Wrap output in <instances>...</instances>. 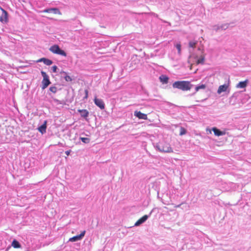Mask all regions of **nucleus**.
Segmentation results:
<instances>
[{
  "mask_svg": "<svg viewBox=\"0 0 251 251\" xmlns=\"http://www.w3.org/2000/svg\"><path fill=\"white\" fill-rule=\"evenodd\" d=\"M85 96L84 99H86L88 97V90H85Z\"/></svg>",
  "mask_w": 251,
  "mask_h": 251,
  "instance_id": "obj_32",
  "label": "nucleus"
},
{
  "mask_svg": "<svg viewBox=\"0 0 251 251\" xmlns=\"http://www.w3.org/2000/svg\"><path fill=\"white\" fill-rule=\"evenodd\" d=\"M57 69V67L56 66H53L52 67V70L53 72L55 73L56 72Z\"/></svg>",
  "mask_w": 251,
  "mask_h": 251,
  "instance_id": "obj_31",
  "label": "nucleus"
},
{
  "mask_svg": "<svg viewBox=\"0 0 251 251\" xmlns=\"http://www.w3.org/2000/svg\"><path fill=\"white\" fill-rule=\"evenodd\" d=\"M156 148L160 151L170 152L171 151L170 145L165 141L159 142L156 145Z\"/></svg>",
  "mask_w": 251,
  "mask_h": 251,
  "instance_id": "obj_2",
  "label": "nucleus"
},
{
  "mask_svg": "<svg viewBox=\"0 0 251 251\" xmlns=\"http://www.w3.org/2000/svg\"><path fill=\"white\" fill-rule=\"evenodd\" d=\"M85 234V230H83L81 232L79 235H76L72 238H70L69 240L70 242H75L78 240H80L82 239V238L84 236Z\"/></svg>",
  "mask_w": 251,
  "mask_h": 251,
  "instance_id": "obj_10",
  "label": "nucleus"
},
{
  "mask_svg": "<svg viewBox=\"0 0 251 251\" xmlns=\"http://www.w3.org/2000/svg\"><path fill=\"white\" fill-rule=\"evenodd\" d=\"M95 104L101 109H104L105 108V104L101 99L97 98L96 97L94 99Z\"/></svg>",
  "mask_w": 251,
  "mask_h": 251,
  "instance_id": "obj_9",
  "label": "nucleus"
},
{
  "mask_svg": "<svg viewBox=\"0 0 251 251\" xmlns=\"http://www.w3.org/2000/svg\"><path fill=\"white\" fill-rule=\"evenodd\" d=\"M249 81L248 79H246L244 81H239L237 84L236 87L238 88H245L248 85Z\"/></svg>",
  "mask_w": 251,
  "mask_h": 251,
  "instance_id": "obj_14",
  "label": "nucleus"
},
{
  "mask_svg": "<svg viewBox=\"0 0 251 251\" xmlns=\"http://www.w3.org/2000/svg\"><path fill=\"white\" fill-rule=\"evenodd\" d=\"M62 73L65 75L64 78L66 81L71 82L72 81V77L70 76L67 75L66 72H63Z\"/></svg>",
  "mask_w": 251,
  "mask_h": 251,
  "instance_id": "obj_25",
  "label": "nucleus"
},
{
  "mask_svg": "<svg viewBox=\"0 0 251 251\" xmlns=\"http://www.w3.org/2000/svg\"><path fill=\"white\" fill-rule=\"evenodd\" d=\"M194 87L195 88V91L193 93V95L195 94L196 92H197L201 89H203V90L205 89L206 87V85L205 84L201 83L196 86L194 85L193 87Z\"/></svg>",
  "mask_w": 251,
  "mask_h": 251,
  "instance_id": "obj_15",
  "label": "nucleus"
},
{
  "mask_svg": "<svg viewBox=\"0 0 251 251\" xmlns=\"http://www.w3.org/2000/svg\"><path fill=\"white\" fill-rule=\"evenodd\" d=\"M159 79L163 84H166L168 82L169 78L166 75H161L159 77Z\"/></svg>",
  "mask_w": 251,
  "mask_h": 251,
  "instance_id": "obj_21",
  "label": "nucleus"
},
{
  "mask_svg": "<svg viewBox=\"0 0 251 251\" xmlns=\"http://www.w3.org/2000/svg\"><path fill=\"white\" fill-rule=\"evenodd\" d=\"M41 73L43 77V80L42 81V88L43 89H45L50 84V81L49 79V76L46 72L44 71H41Z\"/></svg>",
  "mask_w": 251,
  "mask_h": 251,
  "instance_id": "obj_5",
  "label": "nucleus"
},
{
  "mask_svg": "<svg viewBox=\"0 0 251 251\" xmlns=\"http://www.w3.org/2000/svg\"><path fill=\"white\" fill-rule=\"evenodd\" d=\"M229 85L228 84L225 83L223 85H220L218 89L217 90V93L218 94H221L223 92H229V89H228Z\"/></svg>",
  "mask_w": 251,
  "mask_h": 251,
  "instance_id": "obj_8",
  "label": "nucleus"
},
{
  "mask_svg": "<svg viewBox=\"0 0 251 251\" xmlns=\"http://www.w3.org/2000/svg\"><path fill=\"white\" fill-rule=\"evenodd\" d=\"M239 93H234L232 96L229 99V102L232 104H234L236 102H238V97L239 96Z\"/></svg>",
  "mask_w": 251,
  "mask_h": 251,
  "instance_id": "obj_12",
  "label": "nucleus"
},
{
  "mask_svg": "<svg viewBox=\"0 0 251 251\" xmlns=\"http://www.w3.org/2000/svg\"><path fill=\"white\" fill-rule=\"evenodd\" d=\"M196 45V42L193 41H190L189 42V47L190 48L194 49Z\"/></svg>",
  "mask_w": 251,
  "mask_h": 251,
  "instance_id": "obj_29",
  "label": "nucleus"
},
{
  "mask_svg": "<svg viewBox=\"0 0 251 251\" xmlns=\"http://www.w3.org/2000/svg\"><path fill=\"white\" fill-rule=\"evenodd\" d=\"M174 126L176 127V128H179V135L180 136L185 135L187 133V129L181 126H179L177 124H174Z\"/></svg>",
  "mask_w": 251,
  "mask_h": 251,
  "instance_id": "obj_16",
  "label": "nucleus"
},
{
  "mask_svg": "<svg viewBox=\"0 0 251 251\" xmlns=\"http://www.w3.org/2000/svg\"><path fill=\"white\" fill-rule=\"evenodd\" d=\"M80 139L82 141V142H83L84 143H89L90 141L89 138L85 137H81Z\"/></svg>",
  "mask_w": 251,
  "mask_h": 251,
  "instance_id": "obj_28",
  "label": "nucleus"
},
{
  "mask_svg": "<svg viewBox=\"0 0 251 251\" xmlns=\"http://www.w3.org/2000/svg\"><path fill=\"white\" fill-rule=\"evenodd\" d=\"M148 218V216L147 215H145L143 216L142 217L140 218L135 223V226H138L145 222Z\"/></svg>",
  "mask_w": 251,
  "mask_h": 251,
  "instance_id": "obj_17",
  "label": "nucleus"
},
{
  "mask_svg": "<svg viewBox=\"0 0 251 251\" xmlns=\"http://www.w3.org/2000/svg\"><path fill=\"white\" fill-rule=\"evenodd\" d=\"M43 13H51L53 14H56L61 15H62L61 12L59 9L57 8H51L46 9L42 11Z\"/></svg>",
  "mask_w": 251,
  "mask_h": 251,
  "instance_id": "obj_6",
  "label": "nucleus"
},
{
  "mask_svg": "<svg viewBox=\"0 0 251 251\" xmlns=\"http://www.w3.org/2000/svg\"><path fill=\"white\" fill-rule=\"evenodd\" d=\"M134 116L137 117L139 119L147 120V115L142 113L140 111H135L134 112Z\"/></svg>",
  "mask_w": 251,
  "mask_h": 251,
  "instance_id": "obj_13",
  "label": "nucleus"
},
{
  "mask_svg": "<svg viewBox=\"0 0 251 251\" xmlns=\"http://www.w3.org/2000/svg\"><path fill=\"white\" fill-rule=\"evenodd\" d=\"M212 29L216 32H218L221 30V28L220 27V25H215L212 26Z\"/></svg>",
  "mask_w": 251,
  "mask_h": 251,
  "instance_id": "obj_26",
  "label": "nucleus"
},
{
  "mask_svg": "<svg viewBox=\"0 0 251 251\" xmlns=\"http://www.w3.org/2000/svg\"><path fill=\"white\" fill-rule=\"evenodd\" d=\"M174 47H175L177 50V53L179 55H180L181 53V45L180 43H176V44H174Z\"/></svg>",
  "mask_w": 251,
  "mask_h": 251,
  "instance_id": "obj_22",
  "label": "nucleus"
},
{
  "mask_svg": "<svg viewBox=\"0 0 251 251\" xmlns=\"http://www.w3.org/2000/svg\"><path fill=\"white\" fill-rule=\"evenodd\" d=\"M194 85L189 81L180 80L174 82V88H177L183 91L190 90Z\"/></svg>",
  "mask_w": 251,
  "mask_h": 251,
  "instance_id": "obj_1",
  "label": "nucleus"
},
{
  "mask_svg": "<svg viewBox=\"0 0 251 251\" xmlns=\"http://www.w3.org/2000/svg\"><path fill=\"white\" fill-rule=\"evenodd\" d=\"M12 246L14 248H20L21 246L18 241L14 240L12 242Z\"/></svg>",
  "mask_w": 251,
  "mask_h": 251,
  "instance_id": "obj_23",
  "label": "nucleus"
},
{
  "mask_svg": "<svg viewBox=\"0 0 251 251\" xmlns=\"http://www.w3.org/2000/svg\"><path fill=\"white\" fill-rule=\"evenodd\" d=\"M190 57H193L195 62L197 64H204L205 62V54L203 52H201V55H199L197 54H192L189 56Z\"/></svg>",
  "mask_w": 251,
  "mask_h": 251,
  "instance_id": "obj_3",
  "label": "nucleus"
},
{
  "mask_svg": "<svg viewBox=\"0 0 251 251\" xmlns=\"http://www.w3.org/2000/svg\"><path fill=\"white\" fill-rule=\"evenodd\" d=\"M38 62H43L45 64L50 66L52 64V61L49 59L42 58L38 60Z\"/></svg>",
  "mask_w": 251,
  "mask_h": 251,
  "instance_id": "obj_20",
  "label": "nucleus"
},
{
  "mask_svg": "<svg viewBox=\"0 0 251 251\" xmlns=\"http://www.w3.org/2000/svg\"><path fill=\"white\" fill-rule=\"evenodd\" d=\"M212 130L213 131L214 134L215 136H223L225 134L226 132L224 130H222L220 129L217 128V127H213L212 128Z\"/></svg>",
  "mask_w": 251,
  "mask_h": 251,
  "instance_id": "obj_11",
  "label": "nucleus"
},
{
  "mask_svg": "<svg viewBox=\"0 0 251 251\" xmlns=\"http://www.w3.org/2000/svg\"><path fill=\"white\" fill-rule=\"evenodd\" d=\"M50 90L53 93H56L57 92V88L55 86H51L50 88Z\"/></svg>",
  "mask_w": 251,
  "mask_h": 251,
  "instance_id": "obj_30",
  "label": "nucleus"
},
{
  "mask_svg": "<svg viewBox=\"0 0 251 251\" xmlns=\"http://www.w3.org/2000/svg\"><path fill=\"white\" fill-rule=\"evenodd\" d=\"M231 24H233V23H226V24H222V25H221L220 27L221 28V30H225L226 29H227L229 27V26Z\"/></svg>",
  "mask_w": 251,
  "mask_h": 251,
  "instance_id": "obj_24",
  "label": "nucleus"
},
{
  "mask_svg": "<svg viewBox=\"0 0 251 251\" xmlns=\"http://www.w3.org/2000/svg\"><path fill=\"white\" fill-rule=\"evenodd\" d=\"M71 151V150L67 151H66L65 153L68 156L69 155H70Z\"/></svg>",
  "mask_w": 251,
  "mask_h": 251,
  "instance_id": "obj_33",
  "label": "nucleus"
},
{
  "mask_svg": "<svg viewBox=\"0 0 251 251\" xmlns=\"http://www.w3.org/2000/svg\"><path fill=\"white\" fill-rule=\"evenodd\" d=\"M50 51L54 54H59L63 56H66L67 54L65 51L60 49L59 46L54 45L50 47Z\"/></svg>",
  "mask_w": 251,
  "mask_h": 251,
  "instance_id": "obj_4",
  "label": "nucleus"
},
{
  "mask_svg": "<svg viewBox=\"0 0 251 251\" xmlns=\"http://www.w3.org/2000/svg\"><path fill=\"white\" fill-rule=\"evenodd\" d=\"M182 108V106L180 107L174 104V115L175 114V112H176V111L179 112V110L180 109H181Z\"/></svg>",
  "mask_w": 251,
  "mask_h": 251,
  "instance_id": "obj_27",
  "label": "nucleus"
},
{
  "mask_svg": "<svg viewBox=\"0 0 251 251\" xmlns=\"http://www.w3.org/2000/svg\"><path fill=\"white\" fill-rule=\"evenodd\" d=\"M242 199V197H241V199L238 201L235 204V205L238 204L240 202V201Z\"/></svg>",
  "mask_w": 251,
  "mask_h": 251,
  "instance_id": "obj_34",
  "label": "nucleus"
},
{
  "mask_svg": "<svg viewBox=\"0 0 251 251\" xmlns=\"http://www.w3.org/2000/svg\"><path fill=\"white\" fill-rule=\"evenodd\" d=\"M0 9L2 11V14L0 16V21L2 23H6L8 22V13L2 8L0 7Z\"/></svg>",
  "mask_w": 251,
  "mask_h": 251,
  "instance_id": "obj_7",
  "label": "nucleus"
},
{
  "mask_svg": "<svg viewBox=\"0 0 251 251\" xmlns=\"http://www.w3.org/2000/svg\"><path fill=\"white\" fill-rule=\"evenodd\" d=\"M78 112L80 113L81 116L87 118L89 115V112L86 109H78Z\"/></svg>",
  "mask_w": 251,
  "mask_h": 251,
  "instance_id": "obj_19",
  "label": "nucleus"
},
{
  "mask_svg": "<svg viewBox=\"0 0 251 251\" xmlns=\"http://www.w3.org/2000/svg\"><path fill=\"white\" fill-rule=\"evenodd\" d=\"M47 123V121H45L44 124L38 128V131L42 134H44L46 132Z\"/></svg>",
  "mask_w": 251,
  "mask_h": 251,
  "instance_id": "obj_18",
  "label": "nucleus"
},
{
  "mask_svg": "<svg viewBox=\"0 0 251 251\" xmlns=\"http://www.w3.org/2000/svg\"><path fill=\"white\" fill-rule=\"evenodd\" d=\"M179 205H175V207H178Z\"/></svg>",
  "mask_w": 251,
  "mask_h": 251,
  "instance_id": "obj_35",
  "label": "nucleus"
}]
</instances>
